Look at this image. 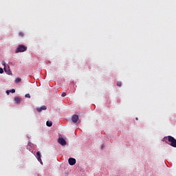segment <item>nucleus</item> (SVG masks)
<instances>
[{
    "label": "nucleus",
    "instance_id": "f257e3e1",
    "mask_svg": "<svg viewBox=\"0 0 176 176\" xmlns=\"http://www.w3.org/2000/svg\"><path fill=\"white\" fill-rule=\"evenodd\" d=\"M164 140H168V142H170V146L173 148H176V140L173 136H168L167 138H164Z\"/></svg>",
    "mask_w": 176,
    "mask_h": 176
},
{
    "label": "nucleus",
    "instance_id": "f03ea898",
    "mask_svg": "<svg viewBox=\"0 0 176 176\" xmlns=\"http://www.w3.org/2000/svg\"><path fill=\"white\" fill-rule=\"evenodd\" d=\"M27 47L23 45H19L16 50H15V53H23L24 52H26Z\"/></svg>",
    "mask_w": 176,
    "mask_h": 176
},
{
    "label": "nucleus",
    "instance_id": "7ed1b4c3",
    "mask_svg": "<svg viewBox=\"0 0 176 176\" xmlns=\"http://www.w3.org/2000/svg\"><path fill=\"white\" fill-rule=\"evenodd\" d=\"M58 142L63 146H65V145H67V142L63 138H59L58 139Z\"/></svg>",
    "mask_w": 176,
    "mask_h": 176
},
{
    "label": "nucleus",
    "instance_id": "20e7f679",
    "mask_svg": "<svg viewBox=\"0 0 176 176\" xmlns=\"http://www.w3.org/2000/svg\"><path fill=\"white\" fill-rule=\"evenodd\" d=\"M69 164H70V166H75L76 163V160L75 158H72L70 157L69 158Z\"/></svg>",
    "mask_w": 176,
    "mask_h": 176
},
{
    "label": "nucleus",
    "instance_id": "39448f33",
    "mask_svg": "<svg viewBox=\"0 0 176 176\" xmlns=\"http://www.w3.org/2000/svg\"><path fill=\"white\" fill-rule=\"evenodd\" d=\"M72 120L73 123H76V122H78V120H79V116L78 115H74L72 117Z\"/></svg>",
    "mask_w": 176,
    "mask_h": 176
},
{
    "label": "nucleus",
    "instance_id": "423d86ee",
    "mask_svg": "<svg viewBox=\"0 0 176 176\" xmlns=\"http://www.w3.org/2000/svg\"><path fill=\"white\" fill-rule=\"evenodd\" d=\"M36 156H37L38 161L40 162V163H41L42 164V159H41L42 155H41V151H38L36 153Z\"/></svg>",
    "mask_w": 176,
    "mask_h": 176
},
{
    "label": "nucleus",
    "instance_id": "0eeeda50",
    "mask_svg": "<svg viewBox=\"0 0 176 176\" xmlns=\"http://www.w3.org/2000/svg\"><path fill=\"white\" fill-rule=\"evenodd\" d=\"M46 109H47L46 106H42V107H40V108H37V109H36V111H37L38 112H42V111H46Z\"/></svg>",
    "mask_w": 176,
    "mask_h": 176
},
{
    "label": "nucleus",
    "instance_id": "6e6552de",
    "mask_svg": "<svg viewBox=\"0 0 176 176\" xmlns=\"http://www.w3.org/2000/svg\"><path fill=\"white\" fill-rule=\"evenodd\" d=\"M14 100L15 104H20V102H21V98L20 97H15Z\"/></svg>",
    "mask_w": 176,
    "mask_h": 176
},
{
    "label": "nucleus",
    "instance_id": "1a4fd4ad",
    "mask_svg": "<svg viewBox=\"0 0 176 176\" xmlns=\"http://www.w3.org/2000/svg\"><path fill=\"white\" fill-rule=\"evenodd\" d=\"M46 124L48 127H52V126H53V122L52 121H47Z\"/></svg>",
    "mask_w": 176,
    "mask_h": 176
},
{
    "label": "nucleus",
    "instance_id": "9d476101",
    "mask_svg": "<svg viewBox=\"0 0 176 176\" xmlns=\"http://www.w3.org/2000/svg\"><path fill=\"white\" fill-rule=\"evenodd\" d=\"M20 82H21V78H16L15 79V82H16V83H20Z\"/></svg>",
    "mask_w": 176,
    "mask_h": 176
},
{
    "label": "nucleus",
    "instance_id": "9b49d317",
    "mask_svg": "<svg viewBox=\"0 0 176 176\" xmlns=\"http://www.w3.org/2000/svg\"><path fill=\"white\" fill-rule=\"evenodd\" d=\"M25 97L26 98H31V95H30V94H25Z\"/></svg>",
    "mask_w": 176,
    "mask_h": 176
},
{
    "label": "nucleus",
    "instance_id": "f8f14e48",
    "mask_svg": "<svg viewBox=\"0 0 176 176\" xmlns=\"http://www.w3.org/2000/svg\"><path fill=\"white\" fill-rule=\"evenodd\" d=\"M1 64H2V65L4 66V68L6 67V63L5 61L3 60V61L1 62Z\"/></svg>",
    "mask_w": 176,
    "mask_h": 176
},
{
    "label": "nucleus",
    "instance_id": "ddd939ff",
    "mask_svg": "<svg viewBox=\"0 0 176 176\" xmlns=\"http://www.w3.org/2000/svg\"><path fill=\"white\" fill-rule=\"evenodd\" d=\"M19 36L23 37V36H24V33H23V32H19Z\"/></svg>",
    "mask_w": 176,
    "mask_h": 176
},
{
    "label": "nucleus",
    "instance_id": "4468645a",
    "mask_svg": "<svg viewBox=\"0 0 176 176\" xmlns=\"http://www.w3.org/2000/svg\"><path fill=\"white\" fill-rule=\"evenodd\" d=\"M117 86H118V87H120V86H122V82H118L117 83Z\"/></svg>",
    "mask_w": 176,
    "mask_h": 176
},
{
    "label": "nucleus",
    "instance_id": "2eb2a0df",
    "mask_svg": "<svg viewBox=\"0 0 176 176\" xmlns=\"http://www.w3.org/2000/svg\"><path fill=\"white\" fill-rule=\"evenodd\" d=\"M10 93H16V89H12V90L10 91Z\"/></svg>",
    "mask_w": 176,
    "mask_h": 176
},
{
    "label": "nucleus",
    "instance_id": "dca6fc26",
    "mask_svg": "<svg viewBox=\"0 0 176 176\" xmlns=\"http://www.w3.org/2000/svg\"><path fill=\"white\" fill-rule=\"evenodd\" d=\"M65 96H67V93L63 92L62 93V97H65Z\"/></svg>",
    "mask_w": 176,
    "mask_h": 176
},
{
    "label": "nucleus",
    "instance_id": "f3484780",
    "mask_svg": "<svg viewBox=\"0 0 176 176\" xmlns=\"http://www.w3.org/2000/svg\"><path fill=\"white\" fill-rule=\"evenodd\" d=\"M0 74H3V69L0 67Z\"/></svg>",
    "mask_w": 176,
    "mask_h": 176
},
{
    "label": "nucleus",
    "instance_id": "a211bd4d",
    "mask_svg": "<svg viewBox=\"0 0 176 176\" xmlns=\"http://www.w3.org/2000/svg\"><path fill=\"white\" fill-rule=\"evenodd\" d=\"M6 94H8V96H9V94H10V91L7 90V91H6Z\"/></svg>",
    "mask_w": 176,
    "mask_h": 176
},
{
    "label": "nucleus",
    "instance_id": "6ab92c4d",
    "mask_svg": "<svg viewBox=\"0 0 176 176\" xmlns=\"http://www.w3.org/2000/svg\"><path fill=\"white\" fill-rule=\"evenodd\" d=\"M102 146V148H104V144H102V146Z\"/></svg>",
    "mask_w": 176,
    "mask_h": 176
},
{
    "label": "nucleus",
    "instance_id": "aec40b11",
    "mask_svg": "<svg viewBox=\"0 0 176 176\" xmlns=\"http://www.w3.org/2000/svg\"><path fill=\"white\" fill-rule=\"evenodd\" d=\"M136 120H138V118H136Z\"/></svg>",
    "mask_w": 176,
    "mask_h": 176
}]
</instances>
